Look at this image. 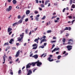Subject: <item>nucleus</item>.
I'll return each instance as SVG.
<instances>
[{
  "label": "nucleus",
  "instance_id": "1a4fd4ad",
  "mask_svg": "<svg viewBox=\"0 0 75 75\" xmlns=\"http://www.w3.org/2000/svg\"><path fill=\"white\" fill-rule=\"evenodd\" d=\"M20 51L19 50L16 53V55H15V57H18V56H19V55H20Z\"/></svg>",
  "mask_w": 75,
  "mask_h": 75
},
{
  "label": "nucleus",
  "instance_id": "338daca9",
  "mask_svg": "<svg viewBox=\"0 0 75 75\" xmlns=\"http://www.w3.org/2000/svg\"><path fill=\"white\" fill-rule=\"evenodd\" d=\"M31 33H32L31 31H30L29 33V35H30L31 34Z\"/></svg>",
  "mask_w": 75,
  "mask_h": 75
},
{
  "label": "nucleus",
  "instance_id": "79ce46f5",
  "mask_svg": "<svg viewBox=\"0 0 75 75\" xmlns=\"http://www.w3.org/2000/svg\"><path fill=\"white\" fill-rule=\"evenodd\" d=\"M37 69H34L33 70V72H35V70H37Z\"/></svg>",
  "mask_w": 75,
  "mask_h": 75
},
{
  "label": "nucleus",
  "instance_id": "49530a36",
  "mask_svg": "<svg viewBox=\"0 0 75 75\" xmlns=\"http://www.w3.org/2000/svg\"><path fill=\"white\" fill-rule=\"evenodd\" d=\"M43 42H44V41H46V39H42V40Z\"/></svg>",
  "mask_w": 75,
  "mask_h": 75
},
{
  "label": "nucleus",
  "instance_id": "a878e982",
  "mask_svg": "<svg viewBox=\"0 0 75 75\" xmlns=\"http://www.w3.org/2000/svg\"><path fill=\"white\" fill-rule=\"evenodd\" d=\"M45 18H46V16H44L43 17L41 18V19L42 20H44Z\"/></svg>",
  "mask_w": 75,
  "mask_h": 75
},
{
  "label": "nucleus",
  "instance_id": "6ab92c4d",
  "mask_svg": "<svg viewBox=\"0 0 75 75\" xmlns=\"http://www.w3.org/2000/svg\"><path fill=\"white\" fill-rule=\"evenodd\" d=\"M50 2V1H46L45 3V5H47V4H48V3Z\"/></svg>",
  "mask_w": 75,
  "mask_h": 75
},
{
  "label": "nucleus",
  "instance_id": "a19ab883",
  "mask_svg": "<svg viewBox=\"0 0 75 75\" xmlns=\"http://www.w3.org/2000/svg\"><path fill=\"white\" fill-rule=\"evenodd\" d=\"M34 13L35 14H37L38 13V11H35Z\"/></svg>",
  "mask_w": 75,
  "mask_h": 75
},
{
  "label": "nucleus",
  "instance_id": "a211bd4d",
  "mask_svg": "<svg viewBox=\"0 0 75 75\" xmlns=\"http://www.w3.org/2000/svg\"><path fill=\"white\" fill-rule=\"evenodd\" d=\"M18 74L19 75H20L21 74V69H20L18 71Z\"/></svg>",
  "mask_w": 75,
  "mask_h": 75
},
{
  "label": "nucleus",
  "instance_id": "f3484780",
  "mask_svg": "<svg viewBox=\"0 0 75 75\" xmlns=\"http://www.w3.org/2000/svg\"><path fill=\"white\" fill-rule=\"evenodd\" d=\"M14 41V40L13 39H11L9 42L10 44H12V42Z\"/></svg>",
  "mask_w": 75,
  "mask_h": 75
},
{
  "label": "nucleus",
  "instance_id": "4468645a",
  "mask_svg": "<svg viewBox=\"0 0 75 75\" xmlns=\"http://www.w3.org/2000/svg\"><path fill=\"white\" fill-rule=\"evenodd\" d=\"M22 22H23V20L20 19L19 21H18L17 22V24H20L21 23H22Z\"/></svg>",
  "mask_w": 75,
  "mask_h": 75
},
{
  "label": "nucleus",
  "instance_id": "69168bd1",
  "mask_svg": "<svg viewBox=\"0 0 75 75\" xmlns=\"http://www.w3.org/2000/svg\"><path fill=\"white\" fill-rule=\"evenodd\" d=\"M10 74H11V75H13V72H10Z\"/></svg>",
  "mask_w": 75,
  "mask_h": 75
},
{
  "label": "nucleus",
  "instance_id": "58836bf2",
  "mask_svg": "<svg viewBox=\"0 0 75 75\" xmlns=\"http://www.w3.org/2000/svg\"><path fill=\"white\" fill-rule=\"evenodd\" d=\"M68 17L70 18V19H71L72 18V16H68Z\"/></svg>",
  "mask_w": 75,
  "mask_h": 75
},
{
  "label": "nucleus",
  "instance_id": "393cba45",
  "mask_svg": "<svg viewBox=\"0 0 75 75\" xmlns=\"http://www.w3.org/2000/svg\"><path fill=\"white\" fill-rule=\"evenodd\" d=\"M69 30L68 28V27H66L65 29H64V30Z\"/></svg>",
  "mask_w": 75,
  "mask_h": 75
},
{
  "label": "nucleus",
  "instance_id": "412c9836",
  "mask_svg": "<svg viewBox=\"0 0 75 75\" xmlns=\"http://www.w3.org/2000/svg\"><path fill=\"white\" fill-rule=\"evenodd\" d=\"M71 7L73 8H75V5L74 4H72L71 6Z\"/></svg>",
  "mask_w": 75,
  "mask_h": 75
},
{
  "label": "nucleus",
  "instance_id": "2f4dec72",
  "mask_svg": "<svg viewBox=\"0 0 75 75\" xmlns=\"http://www.w3.org/2000/svg\"><path fill=\"white\" fill-rule=\"evenodd\" d=\"M20 18H21V16H20V15H18V19H20Z\"/></svg>",
  "mask_w": 75,
  "mask_h": 75
},
{
  "label": "nucleus",
  "instance_id": "0e129e2a",
  "mask_svg": "<svg viewBox=\"0 0 75 75\" xmlns=\"http://www.w3.org/2000/svg\"><path fill=\"white\" fill-rule=\"evenodd\" d=\"M37 29H38V27H37L35 29V31H36V30H37Z\"/></svg>",
  "mask_w": 75,
  "mask_h": 75
},
{
  "label": "nucleus",
  "instance_id": "f03ea898",
  "mask_svg": "<svg viewBox=\"0 0 75 75\" xmlns=\"http://www.w3.org/2000/svg\"><path fill=\"white\" fill-rule=\"evenodd\" d=\"M68 44L72 45L74 44V39H70L68 40V42L67 43Z\"/></svg>",
  "mask_w": 75,
  "mask_h": 75
},
{
  "label": "nucleus",
  "instance_id": "0eeeda50",
  "mask_svg": "<svg viewBox=\"0 0 75 75\" xmlns=\"http://www.w3.org/2000/svg\"><path fill=\"white\" fill-rule=\"evenodd\" d=\"M37 64L36 62H33L31 63H30V65H32L33 67H34V66H35V64Z\"/></svg>",
  "mask_w": 75,
  "mask_h": 75
},
{
  "label": "nucleus",
  "instance_id": "7c9ffc66",
  "mask_svg": "<svg viewBox=\"0 0 75 75\" xmlns=\"http://www.w3.org/2000/svg\"><path fill=\"white\" fill-rule=\"evenodd\" d=\"M33 16H31L30 17V18H31V20H33L34 19H33Z\"/></svg>",
  "mask_w": 75,
  "mask_h": 75
},
{
  "label": "nucleus",
  "instance_id": "e2e57ef3",
  "mask_svg": "<svg viewBox=\"0 0 75 75\" xmlns=\"http://www.w3.org/2000/svg\"><path fill=\"white\" fill-rule=\"evenodd\" d=\"M18 61H19V60L18 59V58L16 60V62Z\"/></svg>",
  "mask_w": 75,
  "mask_h": 75
},
{
  "label": "nucleus",
  "instance_id": "423d86ee",
  "mask_svg": "<svg viewBox=\"0 0 75 75\" xmlns=\"http://www.w3.org/2000/svg\"><path fill=\"white\" fill-rule=\"evenodd\" d=\"M4 56H3V59L4 60V62H3V64H4V63H5V61H6V58H7V56H6V54H4Z\"/></svg>",
  "mask_w": 75,
  "mask_h": 75
},
{
  "label": "nucleus",
  "instance_id": "a18cd8bd",
  "mask_svg": "<svg viewBox=\"0 0 75 75\" xmlns=\"http://www.w3.org/2000/svg\"><path fill=\"white\" fill-rule=\"evenodd\" d=\"M12 33V31H11L10 32H9V35H11V34Z\"/></svg>",
  "mask_w": 75,
  "mask_h": 75
},
{
  "label": "nucleus",
  "instance_id": "4d7b16f0",
  "mask_svg": "<svg viewBox=\"0 0 75 75\" xmlns=\"http://www.w3.org/2000/svg\"><path fill=\"white\" fill-rule=\"evenodd\" d=\"M53 40L56 39V37H53Z\"/></svg>",
  "mask_w": 75,
  "mask_h": 75
},
{
  "label": "nucleus",
  "instance_id": "680f3d73",
  "mask_svg": "<svg viewBox=\"0 0 75 75\" xmlns=\"http://www.w3.org/2000/svg\"><path fill=\"white\" fill-rule=\"evenodd\" d=\"M56 54H57L58 55L59 54V52H56Z\"/></svg>",
  "mask_w": 75,
  "mask_h": 75
},
{
  "label": "nucleus",
  "instance_id": "ddd939ff",
  "mask_svg": "<svg viewBox=\"0 0 75 75\" xmlns=\"http://www.w3.org/2000/svg\"><path fill=\"white\" fill-rule=\"evenodd\" d=\"M12 29L10 28H8V33H9V32H10L11 31H12Z\"/></svg>",
  "mask_w": 75,
  "mask_h": 75
},
{
  "label": "nucleus",
  "instance_id": "20e7f679",
  "mask_svg": "<svg viewBox=\"0 0 75 75\" xmlns=\"http://www.w3.org/2000/svg\"><path fill=\"white\" fill-rule=\"evenodd\" d=\"M12 9V6H9L8 7V8L6 9V11H8V12H9V11H10V10H11Z\"/></svg>",
  "mask_w": 75,
  "mask_h": 75
},
{
  "label": "nucleus",
  "instance_id": "13d9d810",
  "mask_svg": "<svg viewBox=\"0 0 75 75\" xmlns=\"http://www.w3.org/2000/svg\"><path fill=\"white\" fill-rule=\"evenodd\" d=\"M75 21V20H73L72 21V24H73V23L74 22V21Z\"/></svg>",
  "mask_w": 75,
  "mask_h": 75
},
{
  "label": "nucleus",
  "instance_id": "052dcab7",
  "mask_svg": "<svg viewBox=\"0 0 75 75\" xmlns=\"http://www.w3.org/2000/svg\"><path fill=\"white\" fill-rule=\"evenodd\" d=\"M44 54H42L41 56V57H43V55H44Z\"/></svg>",
  "mask_w": 75,
  "mask_h": 75
},
{
  "label": "nucleus",
  "instance_id": "f704fd0d",
  "mask_svg": "<svg viewBox=\"0 0 75 75\" xmlns=\"http://www.w3.org/2000/svg\"><path fill=\"white\" fill-rule=\"evenodd\" d=\"M28 21V18H26L25 19V22H27Z\"/></svg>",
  "mask_w": 75,
  "mask_h": 75
},
{
  "label": "nucleus",
  "instance_id": "c9c22d12",
  "mask_svg": "<svg viewBox=\"0 0 75 75\" xmlns=\"http://www.w3.org/2000/svg\"><path fill=\"white\" fill-rule=\"evenodd\" d=\"M38 41V39H35L34 41L35 42H37V41Z\"/></svg>",
  "mask_w": 75,
  "mask_h": 75
},
{
  "label": "nucleus",
  "instance_id": "de8ad7c7",
  "mask_svg": "<svg viewBox=\"0 0 75 75\" xmlns=\"http://www.w3.org/2000/svg\"><path fill=\"white\" fill-rule=\"evenodd\" d=\"M60 62V60H57L56 61V62L57 63H58V62Z\"/></svg>",
  "mask_w": 75,
  "mask_h": 75
},
{
  "label": "nucleus",
  "instance_id": "c85d7f7f",
  "mask_svg": "<svg viewBox=\"0 0 75 75\" xmlns=\"http://www.w3.org/2000/svg\"><path fill=\"white\" fill-rule=\"evenodd\" d=\"M28 28H27L25 30V33H26V34H27L28 33V32H27V31H28Z\"/></svg>",
  "mask_w": 75,
  "mask_h": 75
},
{
  "label": "nucleus",
  "instance_id": "3c124183",
  "mask_svg": "<svg viewBox=\"0 0 75 75\" xmlns=\"http://www.w3.org/2000/svg\"><path fill=\"white\" fill-rule=\"evenodd\" d=\"M16 45L17 46H18V45H20V44H19V43H16Z\"/></svg>",
  "mask_w": 75,
  "mask_h": 75
},
{
  "label": "nucleus",
  "instance_id": "9b49d317",
  "mask_svg": "<svg viewBox=\"0 0 75 75\" xmlns=\"http://www.w3.org/2000/svg\"><path fill=\"white\" fill-rule=\"evenodd\" d=\"M30 63H29L27 64V65H26V68H30V67H31V66H30Z\"/></svg>",
  "mask_w": 75,
  "mask_h": 75
},
{
  "label": "nucleus",
  "instance_id": "4c0bfd02",
  "mask_svg": "<svg viewBox=\"0 0 75 75\" xmlns=\"http://www.w3.org/2000/svg\"><path fill=\"white\" fill-rule=\"evenodd\" d=\"M57 17V16H53L52 18V19H54V18H55Z\"/></svg>",
  "mask_w": 75,
  "mask_h": 75
},
{
  "label": "nucleus",
  "instance_id": "dca6fc26",
  "mask_svg": "<svg viewBox=\"0 0 75 75\" xmlns=\"http://www.w3.org/2000/svg\"><path fill=\"white\" fill-rule=\"evenodd\" d=\"M17 24H18L17 23V22H16L14 23H13V27H15Z\"/></svg>",
  "mask_w": 75,
  "mask_h": 75
},
{
  "label": "nucleus",
  "instance_id": "39448f33",
  "mask_svg": "<svg viewBox=\"0 0 75 75\" xmlns=\"http://www.w3.org/2000/svg\"><path fill=\"white\" fill-rule=\"evenodd\" d=\"M67 47L68 51H70L72 50V46L68 45L67 46Z\"/></svg>",
  "mask_w": 75,
  "mask_h": 75
},
{
  "label": "nucleus",
  "instance_id": "bb28decb",
  "mask_svg": "<svg viewBox=\"0 0 75 75\" xmlns=\"http://www.w3.org/2000/svg\"><path fill=\"white\" fill-rule=\"evenodd\" d=\"M61 56L60 55L58 56L57 57L58 59H60V58H61Z\"/></svg>",
  "mask_w": 75,
  "mask_h": 75
},
{
  "label": "nucleus",
  "instance_id": "c03bdc74",
  "mask_svg": "<svg viewBox=\"0 0 75 75\" xmlns=\"http://www.w3.org/2000/svg\"><path fill=\"white\" fill-rule=\"evenodd\" d=\"M41 47L42 48H44V45H42L41 46Z\"/></svg>",
  "mask_w": 75,
  "mask_h": 75
},
{
  "label": "nucleus",
  "instance_id": "09e8293b",
  "mask_svg": "<svg viewBox=\"0 0 75 75\" xmlns=\"http://www.w3.org/2000/svg\"><path fill=\"white\" fill-rule=\"evenodd\" d=\"M56 42V40H53L52 41V43H53L54 42Z\"/></svg>",
  "mask_w": 75,
  "mask_h": 75
},
{
  "label": "nucleus",
  "instance_id": "774afa93",
  "mask_svg": "<svg viewBox=\"0 0 75 75\" xmlns=\"http://www.w3.org/2000/svg\"><path fill=\"white\" fill-rule=\"evenodd\" d=\"M66 10H69V8H68V7H67L66 8Z\"/></svg>",
  "mask_w": 75,
  "mask_h": 75
},
{
  "label": "nucleus",
  "instance_id": "2eb2a0df",
  "mask_svg": "<svg viewBox=\"0 0 75 75\" xmlns=\"http://www.w3.org/2000/svg\"><path fill=\"white\" fill-rule=\"evenodd\" d=\"M30 10H28L26 12V14L27 15L29 14H30Z\"/></svg>",
  "mask_w": 75,
  "mask_h": 75
},
{
  "label": "nucleus",
  "instance_id": "f257e3e1",
  "mask_svg": "<svg viewBox=\"0 0 75 75\" xmlns=\"http://www.w3.org/2000/svg\"><path fill=\"white\" fill-rule=\"evenodd\" d=\"M24 33H22V35H20V37H21V38H20V37H19L18 38V40H17L18 41H19V42H21V41L22 39H23V37H24Z\"/></svg>",
  "mask_w": 75,
  "mask_h": 75
},
{
  "label": "nucleus",
  "instance_id": "6e6552de",
  "mask_svg": "<svg viewBox=\"0 0 75 75\" xmlns=\"http://www.w3.org/2000/svg\"><path fill=\"white\" fill-rule=\"evenodd\" d=\"M32 71H31V70H29L28 71V73L27 74V75H31V74H32Z\"/></svg>",
  "mask_w": 75,
  "mask_h": 75
},
{
  "label": "nucleus",
  "instance_id": "7ed1b4c3",
  "mask_svg": "<svg viewBox=\"0 0 75 75\" xmlns=\"http://www.w3.org/2000/svg\"><path fill=\"white\" fill-rule=\"evenodd\" d=\"M37 65L38 67H41V65H42V63L40 62L39 60H38L36 62Z\"/></svg>",
  "mask_w": 75,
  "mask_h": 75
},
{
  "label": "nucleus",
  "instance_id": "c756f323",
  "mask_svg": "<svg viewBox=\"0 0 75 75\" xmlns=\"http://www.w3.org/2000/svg\"><path fill=\"white\" fill-rule=\"evenodd\" d=\"M51 32H52V31L51 30H47V33H51Z\"/></svg>",
  "mask_w": 75,
  "mask_h": 75
},
{
  "label": "nucleus",
  "instance_id": "37998d69",
  "mask_svg": "<svg viewBox=\"0 0 75 75\" xmlns=\"http://www.w3.org/2000/svg\"><path fill=\"white\" fill-rule=\"evenodd\" d=\"M65 10H66V8H64L63 9V11H63V13L64 12H65Z\"/></svg>",
  "mask_w": 75,
  "mask_h": 75
},
{
  "label": "nucleus",
  "instance_id": "864d4df0",
  "mask_svg": "<svg viewBox=\"0 0 75 75\" xmlns=\"http://www.w3.org/2000/svg\"><path fill=\"white\" fill-rule=\"evenodd\" d=\"M44 46H46V45H47V43H44Z\"/></svg>",
  "mask_w": 75,
  "mask_h": 75
},
{
  "label": "nucleus",
  "instance_id": "473e14b6",
  "mask_svg": "<svg viewBox=\"0 0 75 75\" xmlns=\"http://www.w3.org/2000/svg\"><path fill=\"white\" fill-rule=\"evenodd\" d=\"M8 44H8V42L5 43L4 44V45H8Z\"/></svg>",
  "mask_w": 75,
  "mask_h": 75
},
{
  "label": "nucleus",
  "instance_id": "b1692460",
  "mask_svg": "<svg viewBox=\"0 0 75 75\" xmlns=\"http://www.w3.org/2000/svg\"><path fill=\"white\" fill-rule=\"evenodd\" d=\"M54 50L55 51H58V50H59V48H55Z\"/></svg>",
  "mask_w": 75,
  "mask_h": 75
},
{
  "label": "nucleus",
  "instance_id": "bf43d9fd",
  "mask_svg": "<svg viewBox=\"0 0 75 75\" xmlns=\"http://www.w3.org/2000/svg\"><path fill=\"white\" fill-rule=\"evenodd\" d=\"M69 31H70V30H71V27H69Z\"/></svg>",
  "mask_w": 75,
  "mask_h": 75
},
{
  "label": "nucleus",
  "instance_id": "ea45409f",
  "mask_svg": "<svg viewBox=\"0 0 75 75\" xmlns=\"http://www.w3.org/2000/svg\"><path fill=\"white\" fill-rule=\"evenodd\" d=\"M42 38H44V39H45L46 38V36L45 35L43 36L42 37Z\"/></svg>",
  "mask_w": 75,
  "mask_h": 75
},
{
  "label": "nucleus",
  "instance_id": "e433bc0d",
  "mask_svg": "<svg viewBox=\"0 0 75 75\" xmlns=\"http://www.w3.org/2000/svg\"><path fill=\"white\" fill-rule=\"evenodd\" d=\"M41 7H44V5L43 4H42L41 6Z\"/></svg>",
  "mask_w": 75,
  "mask_h": 75
},
{
  "label": "nucleus",
  "instance_id": "72a5a7b5",
  "mask_svg": "<svg viewBox=\"0 0 75 75\" xmlns=\"http://www.w3.org/2000/svg\"><path fill=\"white\" fill-rule=\"evenodd\" d=\"M37 48V46H36V47H33V50H36Z\"/></svg>",
  "mask_w": 75,
  "mask_h": 75
},
{
  "label": "nucleus",
  "instance_id": "603ef678",
  "mask_svg": "<svg viewBox=\"0 0 75 75\" xmlns=\"http://www.w3.org/2000/svg\"><path fill=\"white\" fill-rule=\"evenodd\" d=\"M54 47H55V45H53L52 46V48H53Z\"/></svg>",
  "mask_w": 75,
  "mask_h": 75
},
{
  "label": "nucleus",
  "instance_id": "f8f14e48",
  "mask_svg": "<svg viewBox=\"0 0 75 75\" xmlns=\"http://www.w3.org/2000/svg\"><path fill=\"white\" fill-rule=\"evenodd\" d=\"M32 57H34L35 59H37L38 57V55L37 54H35Z\"/></svg>",
  "mask_w": 75,
  "mask_h": 75
},
{
  "label": "nucleus",
  "instance_id": "cd10ccee",
  "mask_svg": "<svg viewBox=\"0 0 75 75\" xmlns=\"http://www.w3.org/2000/svg\"><path fill=\"white\" fill-rule=\"evenodd\" d=\"M39 18H38L37 17H35V19L36 20V21H38Z\"/></svg>",
  "mask_w": 75,
  "mask_h": 75
},
{
  "label": "nucleus",
  "instance_id": "8fccbe9b",
  "mask_svg": "<svg viewBox=\"0 0 75 75\" xmlns=\"http://www.w3.org/2000/svg\"><path fill=\"white\" fill-rule=\"evenodd\" d=\"M33 47H35L36 46V44H35L33 45Z\"/></svg>",
  "mask_w": 75,
  "mask_h": 75
},
{
  "label": "nucleus",
  "instance_id": "aec40b11",
  "mask_svg": "<svg viewBox=\"0 0 75 75\" xmlns=\"http://www.w3.org/2000/svg\"><path fill=\"white\" fill-rule=\"evenodd\" d=\"M13 4H16L17 3L16 1V0H13Z\"/></svg>",
  "mask_w": 75,
  "mask_h": 75
},
{
  "label": "nucleus",
  "instance_id": "9d476101",
  "mask_svg": "<svg viewBox=\"0 0 75 75\" xmlns=\"http://www.w3.org/2000/svg\"><path fill=\"white\" fill-rule=\"evenodd\" d=\"M51 57H49L47 58V60H48V61H49L50 62H52V61H54V59H52L51 60Z\"/></svg>",
  "mask_w": 75,
  "mask_h": 75
},
{
  "label": "nucleus",
  "instance_id": "4be33fe9",
  "mask_svg": "<svg viewBox=\"0 0 75 75\" xmlns=\"http://www.w3.org/2000/svg\"><path fill=\"white\" fill-rule=\"evenodd\" d=\"M65 40L66 39L65 38H62V41L63 42H65Z\"/></svg>",
  "mask_w": 75,
  "mask_h": 75
},
{
  "label": "nucleus",
  "instance_id": "6e6d98bb",
  "mask_svg": "<svg viewBox=\"0 0 75 75\" xmlns=\"http://www.w3.org/2000/svg\"><path fill=\"white\" fill-rule=\"evenodd\" d=\"M9 59H10L11 60V56H9Z\"/></svg>",
  "mask_w": 75,
  "mask_h": 75
},
{
  "label": "nucleus",
  "instance_id": "5701e85b",
  "mask_svg": "<svg viewBox=\"0 0 75 75\" xmlns=\"http://www.w3.org/2000/svg\"><path fill=\"white\" fill-rule=\"evenodd\" d=\"M73 2V1L72 0H70V5H71V4H72V3Z\"/></svg>",
  "mask_w": 75,
  "mask_h": 75
},
{
  "label": "nucleus",
  "instance_id": "5fc2aeb1",
  "mask_svg": "<svg viewBox=\"0 0 75 75\" xmlns=\"http://www.w3.org/2000/svg\"><path fill=\"white\" fill-rule=\"evenodd\" d=\"M39 10H40V11H42V8H41L39 7Z\"/></svg>",
  "mask_w": 75,
  "mask_h": 75
}]
</instances>
